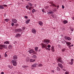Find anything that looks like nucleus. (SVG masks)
Instances as JSON below:
<instances>
[{
    "mask_svg": "<svg viewBox=\"0 0 74 74\" xmlns=\"http://www.w3.org/2000/svg\"><path fill=\"white\" fill-rule=\"evenodd\" d=\"M3 48L5 49H7V46L5 45H0V49H2Z\"/></svg>",
    "mask_w": 74,
    "mask_h": 74,
    "instance_id": "nucleus-1",
    "label": "nucleus"
},
{
    "mask_svg": "<svg viewBox=\"0 0 74 74\" xmlns=\"http://www.w3.org/2000/svg\"><path fill=\"white\" fill-rule=\"evenodd\" d=\"M17 60H13L12 61V63L13 64V65L14 66H16V64H17V62H16Z\"/></svg>",
    "mask_w": 74,
    "mask_h": 74,
    "instance_id": "nucleus-2",
    "label": "nucleus"
},
{
    "mask_svg": "<svg viewBox=\"0 0 74 74\" xmlns=\"http://www.w3.org/2000/svg\"><path fill=\"white\" fill-rule=\"evenodd\" d=\"M50 42V40L48 39H44V42L45 44H49V42Z\"/></svg>",
    "mask_w": 74,
    "mask_h": 74,
    "instance_id": "nucleus-3",
    "label": "nucleus"
},
{
    "mask_svg": "<svg viewBox=\"0 0 74 74\" xmlns=\"http://www.w3.org/2000/svg\"><path fill=\"white\" fill-rule=\"evenodd\" d=\"M41 45L42 46V48H46V47H47V45H46L44 43H41Z\"/></svg>",
    "mask_w": 74,
    "mask_h": 74,
    "instance_id": "nucleus-4",
    "label": "nucleus"
},
{
    "mask_svg": "<svg viewBox=\"0 0 74 74\" xmlns=\"http://www.w3.org/2000/svg\"><path fill=\"white\" fill-rule=\"evenodd\" d=\"M29 53H34V54H36V53L35 51L34 50H30L29 51Z\"/></svg>",
    "mask_w": 74,
    "mask_h": 74,
    "instance_id": "nucleus-5",
    "label": "nucleus"
},
{
    "mask_svg": "<svg viewBox=\"0 0 74 74\" xmlns=\"http://www.w3.org/2000/svg\"><path fill=\"white\" fill-rule=\"evenodd\" d=\"M58 62H60V63H64V62L60 58H58Z\"/></svg>",
    "mask_w": 74,
    "mask_h": 74,
    "instance_id": "nucleus-6",
    "label": "nucleus"
},
{
    "mask_svg": "<svg viewBox=\"0 0 74 74\" xmlns=\"http://www.w3.org/2000/svg\"><path fill=\"white\" fill-rule=\"evenodd\" d=\"M65 41L66 43V44L67 45V46H68V47H69H69L70 46V45H71V42L66 41Z\"/></svg>",
    "mask_w": 74,
    "mask_h": 74,
    "instance_id": "nucleus-7",
    "label": "nucleus"
},
{
    "mask_svg": "<svg viewBox=\"0 0 74 74\" xmlns=\"http://www.w3.org/2000/svg\"><path fill=\"white\" fill-rule=\"evenodd\" d=\"M53 1H50L49 2V4H51V5H52V6H55V7H57V6L56 5H55V4H53Z\"/></svg>",
    "mask_w": 74,
    "mask_h": 74,
    "instance_id": "nucleus-8",
    "label": "nucleus"
},
{
    "mask_svg": "<svg viewBox=\"0 0 74 74\" xmlns=\"http://www.w3.org/2000/svg\"><path fill=\"white\" fill-rule=\"evenodd\" d=\"M12 21L15 23H17V20L15 19H12Z\"/></svg>",
    "mask_w": 74,
    "mask_h": 74,
    "instance_id": "nucleus-9",
    "label": "nucleus"
},
{
    "mask_svg": "<svg viewBox=\"0 0 74 74\" xmlns=\"http://www.w3.org/2000/svg\"><path fill=\"white\" fill-rule=\"evenodd\" d=\"M36 30L34 29H32V32L33 33H34V34H35L36 33Z\"/></svg>",
    "mask_w": 74,
    "mask_h": 74,
    "instance_id": "nucleus-10",
    "label": "nucleus"
},
{
    "mask_svg": "<svg viewBox=\"0 0 74 74\" xmlns=\"http://www.w3.org/2000/svg\"><path fill=\"white\" fill-rule=\"evenodd\" d=\"M58 65L59 67H60L61 69H62L63 68V65L61 64H58Z\"/></svg>",
    "mask_w": 74,
    "mask_h": 74,
    "instance_id": "nucleus-11",
    "label": "nucleus"
},
{
    "mask_svg": "<svg viewBox=\"0 0 74 74\" xmlns=\"http://www.w3.org/2000/svg\"><path fill=\"white\" fill-rule=\"evenodd\" d=\"M38 64H37V63H35L34 64L32 65V67H36V66H37V65Z\"/></svg>",
    "mask_w": 74,
    "mask_h": 74,
    "instance_id": "nucleus-12",
    "label": "nucleus"
},
{
    "mask_svg": "<svg viewBox=\"0 0 74 74\" xmlns=\"http://www.w3.org/2000/svg\"><path fill=\"white\" fill-rule=\"evenodd\" d=\"M52 52H55V49L54 48V47L52 46L51 47V49Z\"/></svg>",
    "mask_w": 74,
    "mask_h": 74,
    "instance_id": "nucleus-13",
    "label": "nucleus"
},
{
    "mask_svg": "<svg viewBox=\"0 0 74 74\" xmlns=\"http://www.w3.org/2000/svg\"><path fill=\"white\" fill-rule=\"evenodd\" d=\"M16 32H21L22 31V29H16Z\"/></svg>",
    "mask_w": 74,
    "mask_h": 74,
    "instance_id": "nucleus-14",
    "label": "nucleus"
},
{
    "mask_svg": "<svg viewBox=\"0 0 74 74\" xmlns=\"http://www.w3.org/2000/svg\"><path fill=\"white\" fill-rule=\"evenodd\" d=\"M38 23L40 25V26H42V25H43L42 22L41 21H39L38 22Z\"/></svg>",
    "mask_w": 74,
    "mask_h": 74,
    "instance_id": "nucleus-15",
    "label": "nucleus"
},
{
    "mask_svg": "<svg viewBox=\"0 0 74 74\" xmlns=\"http://www.w3.org/2000/svg\"><path fill=\"white\" fill-rule=\"evenodd\" d=\"M51 16L54 18H56V16L54 14H52Z\"/></svg>",
    "mask_w": 74,
    "mask_h": 74,
    "instance_id": "nucleus-16",
    "label": "nucleus"
},
{
    "mask_svg": "<svg viewBox=\"0 0 74 74\" xmlns=\"http://www.w3.org/2000/svg\"><path fill=\"white\" fill-rule=\"evenodd\" d=\"M17 56L16 55L14 56L13 57V59H17Z\"/></svg>",
    "mask_w": 74,
    "mask_h": 74,
    "instance_id": "nucleus-17",
    "label": "nucleus"
},
{
    "mask_svg": "<svg viewBox=\"0 0 74 74\" xmlns=\"http://www.w3.org/2000/svg\"><path fill=\"white\" fill-rule=\"evenodd\" d=\"M63 22L64 24H66V23H68V21H67L65 20L63 21Z\"/></svg>",
    "mask_w": 74,
    "mask_h": 74,
    "instance_id": "nucleus-18",
    "label": "nucleus"
},
{
    "mask_svg": "<svg viewBox=\"0 0 74 74\" xmlns=\"http://www.w3.org/2000/svg\"><path fill=\"white\" fill-rule=\"evenodd\" d=\"M36 61V60L30 59V62H34Z\"/></svg>",
    "mask_w": 74,
    "mask_h": 74,
    "instance_id": "nucleus-19",
    "label": "nucleus"
},
{
    "mask_svg": "<svg viewBox=\"0 0 74 74\" xmlns=\"http://www.w3.org/2000/svg\"><path fill=\"white\" fill-rule=\"evenodd\" d=\"M32 58L33 59H36V58H37V56H36L35 55H34L32 56Z\"/></svg>",
    "mask_w": 74,
    "mask_h": 74,
    "instance_id": "nucleus-20",
    "label": "nucleus"
},
{
    "mask_svg": "<svg viewBox=\"0 0 74 74\" xmlns=\"http://www.w3.org/2000/svg\"><path fill=\"white\" fill-rule=\"evenodd\" d=\"M16 37H20L21 36V34H17L16 35Z\"/></svg>",
    "mask_w": 74,
    "mask_h": 74,
    "instance_id": "nucleus-21",
    "label": "nucleus"
},
{
    "mask_svg": "<svg viewBox=\"0 0 74 74\" xmlns=\"http://www.w3.org/2000/svg\"><path fill=\"white\" fill-rule=\"evenodd\" d=\"M53 12H53V11H51V12L50 11V12H48L47 13V14H53Z\"/></svg>",
    "mask_w": 74,
    "mask_h": 74,
    "instance_id": "nucleus-22",
    "label": "nucleus"
},
{
    "mask_svg": "<svg viewBox=\"0 0 74 74\" xmlns=\"http://www.w3.org/2000/svg\"><path fill=\"white\" fill-rule=\"evenodd\" d=\"M0 8H1V9H4V7H3V5H0Z\"/></svg>",
    "mask_w": 74,
    "mask_h": 74,
    "instance_id": "nucleus-23",
    "label": "nucleus"
},
{
    "mask_svg": "<svg viewBox=\"0 0 74 74\" xmlns=\"http://www.w3.org/2000/svg\"><path fill=\"white\" fill-rule=\"evenodd\" d=\"M30 20L29 19L27 21H26V23L27 24H28V23H29V22H30Z\"/></svg>",
    "mask_w": 74,
    "mask_h": 74,
    "instance_id": "nucleus-24",
    "label": "nucleus"
},
{
    "mask_svg": "<svg viewBox=\"0 0 74 74\" xmlns=\"http://www.w3.org/2000/svg\"><path fill=\"white\" fill-rule=\"evenodd\" d=\"M4 44H10V42L9 41H6L4 42Z\"/></svg>",
    "mask_w": 74,
    "mask_h": 74,
    "instance_id": "nucleus-25",
    "label": "nucleus"
},
{
    "mask_svg": "<svg viewBox=\"0 0 74 74\" xmlns=\"http://www.w3.org/2000/svg\"><path fill=\"white\" fill-rule=\"evenodd\" d=\"M8 48L9 49H11V48H12V45H9V46H8Z\"/></svg>",
    "mask_w": 74,
    "mask_h": 74,
    "instance_id": "nucleus-26",
    "label": "nucleus"
},
{
    "mask_svg": "<svg viewBox=\"0 0 74 74\" xmlns=\"http://www.w3.org/2000/svg\"><path fill=\"white\" fill-rule=\"evenodd\" d=\"M28 5L29 6H32L33 4L30 3H28Z\"/></svg>",
    "mask_w": 74,
    "mask_h": 74,
    "instance_id": "nucleus-27",
    "label": "nucleus"
},
{
    "mask_svg": "<svg viewBox=\"0 0 74 74\" xmlns=\"http://www.w3.org/2000/svg\"><path fill=\"white\" fill-rule=\"evenodd\" d=\"M35 50L36 51H37V50H38V47H36L35 48Z\"/></svg>",
    "mask_w": 74,
    "mask_h": 74,
    "instance_id": "nucleus-28",
    "label": "nucleus"
},
{
    "mask_svg": "<svg viewBox=\"0 0 74 74\" xmlns=\"http://www.w3.org/2000/svg\"><path fill=\"white\" fill-rule=\"evenodd\" d=\"M29 60H30V59L29 58V57H27L26 59L27 62H29Z\"/></svg>",
    "mask_w": 74,
    "mask_h": 74,
    "instance_id": "nucleus-29",
    "label": "nucleus"
},
{
    "mask_svg": "<svg viewBox=\"0 0 74 74\" xmlns=\"http://www.w3.org/2000/svg\"><path fill=\"white\" fill-rule=\"evenodd\" d=\"M32 13L33 14H34V12H36V10H35V9H33L32 10Z\"/></svg>",
    "mask_w": 74,
    "mask_h": 74,
    "instance_id": "nucleus-30",
    "label": "nucleus"
},
{
    "mask_svg": "<svg viewBox=\"0 0 74 74\" xmlns=\"http://www.w3.org/2000/svg\"><path fill=\"white\" fill-rule=\"evenodd\" d=\"M38 66V67H42V64H39Z\"/></svg>",
    "mask_w": 74,
    "mask_h": 74,
    "instance_id": "nucleus-31",
    "label": "nucleus"
},
{
    "mask_svg": "<svg viewBox=\"0 0 74 74\" xmlns=\"http://www.w3.org/2000/svg\"><path fill=\"white\" fill-rule=\"evenodd\" d=\"M32 8H33V7L32 6H30L29 8V10H31V9H32Z\"/></svg>",
    "mask_w": 74,
    "mask_h": 74,
    "instance_id": "nucleus-32",
    "label": "nucleus"
},
{
    "mask_svg": "<svg viewBox=\"0 0 74 74\" xmlns=\"http://www.w3.org/2000/svg\"><path fill=\"white\" fill-rule=\"evenodd\" d=\"M57 70H58V71H59V70H60V68L59 67H57Z\"/></svg>",
    "mask_w": 74,
    "mask_h": 74,
    "instance_id": "nucleus-33",
    "label": "nucleus"
},
{
    "mask_svg": "<svg viewBox=\"0 0 74 74\" xmlns=\"http://www.w3.org/2000/svg\"><path fill=\"white\" fill-rule=\"evenodd\" d=\"M65 74H69V72L66 71L65 72Z\"/></svg>",
    "mask_w": 74,
    "mask_h": 74,
    "instance_id": "nucleus-34",
    "label": "nucleus"
},
{
    "mask_svg": "<svg viewBox=\"0 0 74 74\" xmlns=\"http://www.w3.org/2000/svg\"><path fill=\"white\" fill-rule=\"evenodd\" d=\"M65 50H66V49L65 48L63 49L62 50V52H64V51H65Z\"/></svg>",
    "mask_w": 74,
    "mask_h": 74,
    "instance_id": "nucleus-35",
    "label": "nucleus"
},
{
    "mask_svg": "<svg viewBox=\"0 0 74 74\" xmlns=\"http://www.w3.org/2000/svg\"><path fill=\"white\" fill-rule=\"evenodd\" d=\"M69 64H71V65H73V62H71L69 63Z\"/></svg>",
    "mask_w": 74,
    "mask_h": 74,
    "instance_id": "nucleus-36",
    "label": "nucleus"
},
{
    "mask_svg": "<svg viewBox=\"0 0 74 74\" xmlns=\"http://www.w3.org/2000/svg\"><path fill=\"white\" fill-rule=\"evenodd\" d=\"M67 39V40H69V41L71 40V38L69 37H68Z\"/></svg>",
    "mask_w": 74,
    "mask_h": 74,
    "instance_id": "nucleus-37",
    "label": "nucleus"
},
{
    "mask_svg": "<svg viewBox=\"0 0 74 74\" xmlns=\"http://www.w3.org/2000/svg\"><path fill=\"white\" fill-rule=\"evenodd\" d=\"M9 68H10V69H12V65L9 66Z\"/></svg>",
    "mask_w": 74,
    "mask_h": 74,
    "instance_id": "nucleus-38",
    "label": "nucleus"
},
{
    "mask_svg": "<svg viewBox=\"0 0 74 74\" xmlns=\"http://www.w3.org/2000/svg\"><path fill=\"white\" fill-rule=\"evenodd\" d=\"M11 24L12 26H14V23H11Z\"/></svg>",
    "mask_w": 74,
    "mask_h": 74,
    "instance_id": "nucleus-39",
    "label": "nucleus"
},
{
    "mask_svg": "<svg viewBox=\"0 0 74 74\" xmlns=\"http://www.w3.org/2000/svg\"><path fill=\"white\" fill-rule=\"evenodd\" d=\"M47 47H48V48H50V47H51V45H47Z\"/></svg>",
    "mask_w": 74,
    "mask_h": 74,
    "instance_id": "nucleus-40",
    "label": "nucleus"
},
{
    "mask_svg": "<svg viewBox=\"0 0 74 74\" xmlns=\"http://www.w3.org/2000/svg\"><path fill=\"white\" fill-rule=\"evenodd\" d=\"M18 24H16L15 25V27H16L17 26H18Z\"/></svg>",
    "mask_w": 74,
    "mask_h": 74,
    "instance_id": "nucleus-41",
    "label": "nucleus"
},
{
    "mask_svg": "<svg viewBox=\"0 0 74 74\" xmlns=\"http://www.w3.org/2000/svg\"><path fill=\"white\" fill-rule=\"evenodd\" d=\"M6 53H7V52H6L5 54V57H6V56H7V54H6Z\"/></svg>",
    "mask_w": 74,
    "mask_h": 74,
    "instance_id": "nucleus-42",
    "label": "nucleus"
},
{
    "mask_svg": "<svg viewBox=\"0 0 74 74\" xmlns=\"http://www.w3.org/2000/svg\"><path fill=\"white\" fill-rule=\"evenodd\" d=\"M5 21L6 22H8V19H6L5 20Z\"/></svg>",
    "mask_w": 74,
    "mask_h": 74,
    "instance_id": "nucleus-43",
    "label": "nucleus"
},
{
    "mask_svg": "<svg viewBox=\"0 0 74 74\" xmlns=\"http://www.w3.org/2000/svg\"><path fill=\"white\" fill-rule=\"evenodd\" d=\"M42 12H43V13H44V12H45V11H44V9H42Z\"/></svg>",
    "mask_w": 74,
    "mask_h": 74,
    "instance_id": "nucleus-44",
    "label": "nucleus"
},
{
    "mask_svg": "<svg viewBox=\"0 0 74 74\" xmlns=\"http://www.w3.org/2000/svg\"><path fill=\"white\" fill-rule=\"evenodd\" d=\"M73 61H74V59H72L71 60V62H73Z\"/></svg>",
    "mask_w": 74,
    "mask_h": 74,
    "instance_id": "nucleus-45",
    "label": "nucleus"
},
{
    "mask_svg": "<svg viewBox=\"0 0 74 74\" xmlns=\"http://www.w3.org/2000/svg\"><path fill=\"white\" fill-rule=\"evenodd\" d=\"M3 6H4V7H7V5H3Z\"/></svg>",
    "mask_w": 74,
    "mask_h": 74,
    "instance_id": "nucleus-46",
    "label": "nucleus"
},
{
    "mask_svg": "<svg viewBox=\"0 0 74 74\" xmlns=\"http://www.w3.org/2000/svg\"><path fill=\"white\" fill-rule=\"evenodd\" d=\"M68 38V37H67L66 36H65L64 37V38H65V39H66V40H67V38Z\"/></svg>",
    "mask_w": 74,
    "mask_h": 74,
    "instance_id": "nucleus-47",
    "label": "nucleus"
},
{
    "mask_svg": "<svg viewBox=\"0 0 74 74\" xmlns=\"http://www.w3.org/2000/svg\"><path fill=\"white\" fill-rule=\"evenodd\" d=\"M27 67H28V66H25V67H24V68H27Z\"/></svg>",
    "mask_w": 74,
    "mask_h": 74,
    "instance_id": "nucleus-48",
    "label": "nucleus"
},
{
    "mask_svg": "<svg viewBox=\"0 0 74 74\" xmlns=\"http://www.w3.org/2000/svg\"><path fill=\"white\" fill-rule=\"evenodd\" d=\"M24 18H25L26 19L27 18V16H24Z\"/></svg>",
    "mask_w": 74,
    "mask_h": 74,
    "instance_id": "nucleus-49",
    "label": "nucleus"
},
{
    "mask_svg": "<svg viewBox=\"0 0 74 74\" xmlns=\"http://www.w3.org/2000/svg\"><path fill=\"white\" fill-rule=\"evenodd\" d=\"M29 5H27V6H26V8H27V9H28V8H29Z\"/></svg>",
    "mask_w": 74,
    "mask_h": 74,
    "instance_id": "nucleus-50",
    "label": "nucleus"
},
{
    "mask_svg": "<svg viewBox=\"0 0 74 74\" xmlns=\"http://www.w3.org/2000/svg\"><path fill=\"white\" fill-rule=\"evenodd\" d=\"M73 47V45H71V46H70L69 47Z\"/></svg>",
    "mask_w": 74,
    "mask_h": 74,
    "instance_id": "nucleus-51",
    "label": "nucleus"
},
{
    "mask_svg": "<svg viewBox=\"0 0 74 74\" xmlns=\"http://www.w3.org/2000/svg\"><path fill=\"white\" fill-rule=\"evenodd\" d=\"M62 8H64V6L63 5H62Z\"/></svg>",
    "mask_w": 74,
    "mask_h": 74,
    "instance_id": "nucleus-52",
    "label": "nucleus"
},
{
    "mask_svg": "<svg viewBox=\"0 0 74 74\" xmlns=\"http://www.w3.org/2000/svg\"><path fill=\"white\" fill-rule=\"evenodd\" d=\"M1 74H4V73L3 72H2L1 73Z\"/></svg>",
    "mask_w": 74,
    "mask_h": 74,
    "instance_id": "nucleus-53",
    "label": "nucleus"
},
{
    "mask_svg": "<svg viewBox=\"0 0 74 74\" xmlns=\"http://www.w3.org/2000/svg\"><path fill=\"white\" fill-rule=\"evenodd\" d=\"M22 29H23V30H25V27H23V28H22Z\"/></svg>",
    "mask_w": 74,
    "mask_h": 74,
    "instance_id": "nucleus-54",
    "label": "nucleus"
},
{
    "mask_svg": "<svg viewBox=\"0 0 74 74\" xmlns=\"http://www.w3.org/2000/svg\"><path fill=\"white\" fill-rule=\"evenodd\" d=\"M62 70L63 71H66V69H62Z\"/></svg>",
    "mask_w": 74,
    "mask_h": 74,
    "instance_id": "nucleus-55",
    "label": "nucleus"
},
{
    "mask_svg": "<svg viewBox=\"0 0 74 74\" xmlns=\"http://www.w3.org/2000/svg\"><path fill=\"white\" fill-rule=\"evenodd\" d=\"M1 55H0V60L1 59Z\"/></svg>",
    "mask_w": 74,
    "mask_h": 74,
    "instance_id": "nucleus-56",
    "label": "nucleus"
},
{
    "mask_svg": "<svg viewBox=\"0 0 74 74\" xmlns=\"http://www.w3.org/2000/svg\"><path fill=\"white\" fill-rule=\"evenodd\" d=\"M71 30V31H72V32H73V30H74V29H72Z\"/></svg>",
    "mask_w": 74,
    "mask_h": 74,
    "instance_id": "nucleus-57",
    "label": "nucleus"
},
{
    "mask_svg": "<svg viewBox=\"0 0 74 74\" xmlns=\"http://www.w3.org/2000/svg\"><path fill=\"white\" fill-rule=\"evenodd\" d=\"M45 48L47 50H48V48H47V47H46Z\"/></svg>",
    "mask_w": 74,
    "mask_h": 74,
    "instance_id": "nucleus-58",
    "label": "nucleus"
},
{
    "mask_svg": "<svg viewBox=\"0 0 74 74\" xmlns=\"http://www.w3.org/2000/svg\"><path fill=\"white\" fill-rule=\"evenodd\" d=\"M48 50L49 51H50V50H51V49H49V48H48Z\"/></svg>",
    "mask_w": 74,
    "mask_h": 74,
    "instance_id": "nucleus-59",
    "label": "nucleus"
},
{
    "mask_svg": "<svg viewBox=\"0 0 74 74\" xmlns=\"http://www.w3.org/2000/svg\"><path fill=\"white\" fill-rule=\"evenodd\" d=\"M22 67H23V68H25V65L24 66H22Z\"/></svg>",
    "mask_w": 74,
    "mask_h": 74,
    "instance_id": "nucleus-60",
    "label": "nucleus"
},
{
    "mask_svg": "<svg viewBox=\"0 0 74 74\" xmlns=\"http://www.w3.org/2000/svg\"><path fill=\"white\" fill-rule=\"evenodd\" d=\"M59 6H57V7H58V8H59Z\"/></svg>",
    "mask_w": 74,
    "mask_h": 74,
    "instance_id": "nucleus-61",
    "label": "nucleus"
},
{
    "mask_svg": "<svg viewBox=\"0 0 74 74\" xmlns=\"http://www.w3.org/2000/svg\"><path fill=\"white\" fill-rule=\"evenodd\" d=\"M52 72H54V71H52Z\"/></svg>",
    "mask_w": 74,
    "mask_h": 74,
    "instance_id": "nucleus-62",
    "label": "nucleus"
}]
</instances>
